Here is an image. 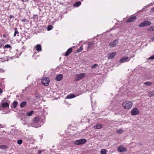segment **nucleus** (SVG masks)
<instances>
[{"mask_svg": "<svg viewBox=\"0 0 154 154\" xmlns=\"http://www.w3.org/2000/svg\"><path fill=\"white\" fill-rule=\"evenodd\" d=\"M123 106L125 109H130L132 106V102L130 101H126L122 103Z\"/></svg>", "mask_w": 154, "mask_h": 154, "instance_id": "f257e3e1", "label": "nucleus"}, {"mask_svg": "<svg viewBox=\"0 0 154 154\" xmlns=\"http://www.w3.org/2000/svg\"><path fill=\"white\" fill-rule=\"evenodd\" d=\"M39 120V118L38 117H36L34 119L33 122L31 124V126L35 128H37L39 126V124H38Z\"/></svg>", "mask_w": 154, "mask_h": 154, "instance_id": "f03ea898", "label": "nucleus"}, {"mask_svg": "<svg viewBox=\"0 0 154 154\" xmlns=\"http://www.w3.org/2000/svg\"><path fill=\"white\" fill-rule=\"evenodd\" d=\"M87 142V140L85 139H82L75 141L74 144L76 145H80L85 144Z\"/></svg>", "mask_w": 154, "mask_h": 154, "instance_id": "7ed1b4c3", "label": "nucleus"}, {"mask_svg": "<svg viewBox=\"0 0 154 154\" xmlns=\"http://www.w3.org/2000/svg\"><path fill=\"white\" fill-rule=\"evenodd\" d=\"M42 83L46 86H48L50 82V80L48 77H44L42 79Z\"/></svg>", "mask_w": 154, "mask_h": 154, "instance_id": "20e7f679", "label": "nucleus"}, {"mask_svg": "<svg viewBox=\"0 0 154 154\" xmlns=\"http://www.w3.org/2000/svg\"><path fill=\"white\" fill-rule=\"evenodd\" d=\"M151 23L149 21L145 20L144 22L140 23L138 26L139 27H143L146 26H150Z\"/></svg>", "mask_w": 154, "mask_h": 154, "instance_id": "39448f33", "label": "nucleus"}, {"mask_svg": "<svg viewBox=\"0 0 154 154\" xmlns=\"http://www.w3.org/2000/svg\"><path fill=\"white\" fill-rule=\"evenodd\" d=\"M85 75H86L84 73L76 75L75 77V81L79 80L85 77Z\"/></svg>", "mask_w": 154, "mask_h": 154, "instance_id": "423d86ee", "label": "nucleus"}, {"mask_svg": "<svg viewBox=\"0 0 154 154\" xmlns=\"http://www.w3.org/2000/svg\"><path fill=\"white\" fill-rule=\"evenodd\" d=\"M131 114L133 116L138 115L139 114V112L137 108L136 107L133 108L131 110Z\"/></svg>", "mask_w": 154, "mask_h": 154, "instance_id": "0eeeda50", "label": "nucleus"}, {"mask_svg": "<svg viewBox=\"0 0 154 154\" xmlns=\"http://www.w3.org/2000/svg\"><path fill=\"white\" fill-rule=\"evenodd\" d=\"M130 59H129V57H123L120 60L119 62L121 63H123L128 61Z\"/></svg>", "mask_w": 154, "mask_h": 154, "instance_id": "6e6552de", "label": "nucleus"}, {"mask_svg": "<svg viewBox=\"0 0 154 154\" xmlns=\"http://www.w3.org/2000/svg\"><path fill=\"white\" fill-rule=\"evenodd\" d=\"M118 40L117 39H116L113 41L111 42L109 44V45L111 47H114L116 44L118 43Z\"/></svg>", "mask_w": 154, "mask_h": 154, "instance_id": "1a4fd4ad", "label": "nucleus"}, {"mask_svg": "<svg viewBox=\"0 0 154 154\" xmlns=\"http://www.w3.org/2000/svg\"><path fill=\"white\" fill-rule=\"evenodd\" d=\"M118 151L120 152H125L127 151V149L125 147L119 146L118 148Z\"/></svg>", "mask_w": 154, "mask_h": 154, "instance_id": "9d476101", "label": "nucleus"}, {"mask_svg": "<svg viewBox=\"0 0 154 154\" xmlns=\"http://www.w3.org/2000/svg\"><path fill=\"white\" fill-rule=\"evenodd\" d=\"M116 54V52H114L111 53H110L108 54V58L109 59H111L113 58Z\"/></svg>", "mask_w": 154, "mask_h": 154, "instance_id": "9b49d317", "label": "nucleus"}, {"mask_svg": "<svg viewBox=\"0 0 154 154\" xmlns=\"http://www.w3.org/2000/svg\"><path fill=\"white\" fill-rule=\"evenodd\" d=\"M63 75L61 74H59L57 75L55 79L57 81H60L63 78Z\"/></svg>", "mask_w": 154, "mask_h": 154, "instance_id": "f8f14e48", "label": "nucleus"}, {"mask_svg": "<svg viewBox=\"0 0 154 154\" xmlns=\"http://www.w3.org/2000/svg\"><path fill=\"white\" fill-rule=\"evenodd\" d=\"M72 51V48H69L66 51V52L65 54V56H68L69 54L71 53Z\"/></svg>", "mask_w": 154, "mask_h": 154, "instance_id": "ddd939ff", "label": "nucleus"}, {"mask_svg": "<svg viewBox=\"0 0 154 154\" xmlns=\"http://www.w3.org/2000/svg\"><path fill=\"white\" fill-rule=\"evenodd\" d=\"M136 18L137 17L135 16H133L131 17L127 21V22L129 23L132 22L134 21L135 20Z\"/></svg>", "mask_w": 154, "mask_h": 154, "instance_id": "4468645a", "label": "nucleus"}, {"mask_svg": "<svg viewBox=\"0 0 154 154\" xmlns=\"http://www.w3.org/2000/svg\"><path fill=\"white\" fill-rule=\"evenodd\" d=\"M1 104L2 107L3 108L8 107L9 106V104L7 102L2 103Z\"/></svg>", "mask_w": 154, "mask_h": 154, "instance_id": "2eb2a0df", "label": "nucleus"}, {"mask_svg": "<svg viewBox=\"0 0 154 154\" xmlns=\"http://www.w3.org/2000/svg\"><path fill=\"white\" fill-rule=\"evenodd\" d=\"M35 48L36 50L38 51H42V47L40 45L38 44L36 45Z\"/></svg>", "mask_w": 154, "mask_h": 154, "instance_id": "dca6fc26", "label": "nucleus"}, {"mask_svg": "<svg viewBox=\"0 0 154 154\" xmlns=\"http://www.w3.org/2000/svg\"><path fill=\"white\" fill-rule=\"evenodd\" d=\"M75 95L74 94H70L68 95L66 97V99H71L75 97Z\"/></svg>", "mask_w": 154, "mask_h": 154, "instance_id": "f3484780", "label": "nucleus"}, {"mask_svg": "<svg viewBox=\"0 0 154 154\" xmlns=\"http://www.w3.org/2000/svg\"><path fill=\"white\" fill-rule=\"evenodd\" d=\"M81 2L80 1H78L75 3L73 5L74 7H77L81 5Z\"/></svg>", "mask_w": 154, "mask_h": 154, "instance_id": "a211bd4d", "label": "nucleus"}, {"mask_svg": "<svg viewBox=\"0 0 154 154\" xmlns=\"http://www.w3.org/2000/svg\"><path fill=\"white\" fill-rule=\"evenodd\" d=\"M14 29L15 30L14 33V36L15 37L17 35V36H19V32H18L17 28H14Z\"/></svg>", "mask_w": 154, "mask_h": 154, "instance_id": "6ab92c4d", "label": "nucleus"}, {"mask_svg": "<svg viewBox=\"0 0 154 154\" xmlns=\"http://www.w3.org/2000/svg\"><path fill=\"white\" fill-rule=\"evenodd\" d=\"M102 125L100 124H97L94 126V128L95 129H99L102 128Z\"/></svg>", "mask_w": 154, "mask_h": 154, "instance_id": "aec40b11", "label": "nucleus"}, {"mask_svg": "<svg viewBox=\"0 0 154 154\" xmlns=\"http://www.w3.org/2000/svg\"><path fill=\"white\" fill-rule=\"evenodd\" d=\"M26 101H23L20 104V107L21 108H23L26 106Z\"/></svg>", "mask_w": 154, "mask_h": 154, "instance_id": "412c9836", "label": "nucleus"}, {"mask_svg": "<svg viewBox=\"0 0 154 154\" xmlns=\"http://www.w3.org/2000/svg\"><path fill=\"white\" fill-rule=\"evenodd\" d=\"M8 146L6 145H0V149H6L8 148Z\"/></svg>", "mask_w": 154, "mask_h": 154, "instance_id": "4be33fe9", "label": "nucleus"}, {"mask_svg": "<svg viewBox=\"0 0 154 154\" xmlns=\"http://www.w3.org/2000/svg\"><path fill=\"white\" fill-rule=\"evenodd\" d=\"M148 96L150 97H151L152 96H154V92L153 91L149 92L148 93Z\"/></svg>", "mask_w": 154, "mask_h": 154, "instance_id": "5701e85b", "label": "nucleus"}, {"mask_svg": "<svg viewBox=\"0 0 154 154\" xmlns=\"http://www.w3.org/2000/svg\"><path fill=\"white\" fill-rule=\"evenodd\" d=\"M18 102L17 101H15L13 102V106L14 108H16L17 105L18 104Z\"/></svg>", "mask_w": 154, "mask_h": 154, "instance_id": "b1692460", "label": "nucleus"}, {"mask_svg": "<svg viewBox=\"0 0 154 154\" xmlns=\"http://www.w3.org/2000/svg\"><path fill=\"white\" fill-rule=\"evenodd\" d=\"M144 84L146 86H150L152 84V83L148 81L144 82Z\"/></svg>", "mask_w": 154, "mask_h": 154, "instance_id": "393cba45", "label": "nucleus"}, {"mask_svg": "<svg viewBox=\"0 0 154 154\" xmlns=\"http://www.w3.org/2000/svg\"><path fill=\"white\" fill-rule=\"evenodd\" d=\"M34 112L32 110L29 112H27L26 114L28 116H30L32 115Z\"/></svg>", "mask_w": 154, "mask_h": 154, "instance_id": "a878e982", "label": "nucleus"}, {"mask_svg": "<svg viewBox=\"0 0 154 154\" xmlns=\"http://www.w3.org/2000/svg\"><path fill=\"white\" fill-rule=\"evenodd\" d=\"M100 154H106V152L105 149H102L100 151Z\"/></svg>", "mask_w": 154, "mask_h": 154, "instance_id": "bb28decb", "label": "nucleus"}, {"mask_svg": "<svg viewBox=\"0 0 154 154\" xmlns=\"http://www.w3.org/2000/svg\"><path fill=\"white\" fill-rule=\"evenodd\" d=\"M93 46H94L93 43H90L88 44V48H92Z\"/></svg>", "mask_w": 154, "mask_h": 154, "instance_id": "cd10ccee", "label": "nucleus"}, {"mask_svg": "<svg viewBox=\"0 0 154 154\" xmlns=\"http://www.w3.org/2000/svg\"><path fill=\"white\" fill-rule=\"evenodd\" d=\"M4 48H9L10 49H11L12 48L10 46V45L9 44H7L5 45L4 47Z\"/></svg>", "mask_w": 154, "mask_h": 154, "instance_id": "c85d7f7f", "label": "nucleus"}, {"mask_svg": "<svg viewBox=\"0 0 154 154\" xmlns=\"http://www.w3.org/2000/svg\"><path fill=\"white\" fill-rule=\"evenodd\" d=\"M35 97L37 98L38 99H39L41 97V95L39 94V93H37L35 94Z\"/></svg>", "mask_w": 154, "mask_h": 154, "instance_id": "c756f323", "label": "nucleus"}, {"mask_svg": "<svg viewBox=\"0 0 154 154\" xmlns=\"http://www.w3.org/2000/svg\"><path fill=\"white\" fill-rule=\"evenodd\" d=\"M83 48L81 46L80 47L79 49L76 50V52L77 53L80 52L83 50Z\"/></svg>", "mask_w": 154, "mask_h": 154, "instance_id": "7c9ffc66", "label": "nucleus"}, {"mask_svg": "<svg viewBox=\"0 0 154 154\" xmlns=\"http://www.w3.org/2000/svg\"><path fill=\"white\" fill-rule=\"evenodd\" d=\"M147 31H154V26H151V27L149 28H148L147 29Z\"/></svg>", "mask_w": 154, "mask_h": 154, "instance_id": "2f4dec72", "label": "nucleus"}, {"mask_svg": "<svg viewBox=\"0 0 154 154\" xmlns=\"http://www.w3.org/2000/svg\"><path fill=\"white\" fill-rule=\"evenodd\" d=\"M11 131L12 132L13 131H14V134H17V129H11Z\"/></svg>", "mask_w": 154, "mask_h": 154, "instance_id": "473e14b6", "label": "nucleus"}, {"mask_svg": "<svg viewBox=\"0 0 154 154\" xmlns=\"http://www.w3.org/2000/svg\"><path fill=\"white\" fill-rule=\"evenodd\" d=\"M123 132V131L121 129L118 130L116 131V132L119 134H121Z\"/></svg>", "mask_w": 154, "mask_h": 154, "instance_id": "72a5a7b5", "label": "nucleus"}, {"mask_svg": "<svg viewBox=\"0 0 154 154\" xmlns=\"http://www.w3.org/2000/svg\"><path fill=\"white\" fill-rule=\"evenodd\" d=\"M33 18L34 20H37L38 18V16L37 15H34Z\"/></svg>", "mask_w": 154, "mask_h": 154, "instance_id": "f704fd0d", "label": "nucleus"}, {"mask_svg": "<svg viewBox=\"0 0 154 154\" xmlns=\"http://www.w3.org/2000/svg\"><path fill=\"white\" fill-rule=\"evenodd\" d=\"M53 26L52 25H50L48 26L47 28V30L49 31L51 30L53 28Z\"/></svg>", "mask_w": 154, "mask_h": 154, "instance_id": "c9c22d12", "label": "nucleus"}, {"mask_svg": "<svg viewBox=\"0 0 154 154\" xmlns=\"http://www.w3.org/2000/svg\"><path fill=\"white\" fill-rule=\"evenodd\" d=\"M23 141L22 140H18L17 141V143L19 144L20 145L22 143Z\"/></svg>", "mask_w": 154, "mask_h": 154, "instance_id": "e433bc0d", "label": "nucleus"}, {"mask_svg": "<svg viewBox=\"0 0 154 154\" xmlns=\"http://www.w3.org/2000/svg\"><path fill=\"white\" fill-rule=\"evenodd\" d=\"M154 59V54L151 56L149 57L148 59V60H153Z\"/></svg>", "mask_w": 154, "mask_h": 154, "instance_id": "4c0bfd02", "label": "nucleus"}, {"mask_svg": "<svg viewBox=\"0 0 154 154\" xmlns=\"http://www.w3.org/2000/svg\"><path fill=\"white\" fill-rule=\"evenodd\" d=\"M98 66V64H94L93 65L91 66V68H95L97 66Z\"/></svg>", "mask_w": 154, "mask_h": 154, "instance_id": "58836bf2", "label": "nucleus"}, {"mask_svg": "<svg viewBox=\"0 0 154 154\" xmlns=\"http://www.w3.org/2000/svg\"><path fill=\"white\" fill-rule=\"evenodd\" d=\"M22 22H26L27 21V20L26 19H24L22 20Z\"/></svg>", "mask_w": 154, "mask_h": 154, "instance_id": "ea45409f", "label": "nucleus"}, {"mask_svg": "<svg viewBox=\"0 0 154 154\" xmlns=\"http://www.w3.org/2000/svg\"><path fill=\"white\" fill-rule=\"evenodd\" d=\"M150 11L152 12L154 11V7H153L151 8L150 10Z\"/></svg>", "mask_w": 154, "mask_h": 154, "instance_id": "a19ab883", "label": "nucleus"}, {"mask_svg": "<svg viewBox=\"0 0 154 154\" xmlns=\"http://www.w3.org/2000/svg\"><path fill=\"white\" fill-rule=\"evenodd\" d=\"M153 5V3H150V4H149L148 5L146 6V7L150 6V5Z\"/></svg>", "mask_w": 154, "mask_h": 154, "instance_id": "79ce46f5", "label": "nucleus"}, {"mask_svg": "<svg viewBox=\"0 0 154 154\" xmlns=\"http://www.w3.org/2000/svg\"><path fill=\"white\" fill-rule=\"evenodd\" d=\"M3 37L5 38L7 37V35L6 34H4L3 35Z\"/></svg>", "mask_w": 154, "mask_h": 154, "instance_id": "37998d69", "label": "nucleus"}, {"mask_svg": "<svg viewBox=\"0 0 154 154\" xmlns=\"http://www.w3.org/2000/svg\"><path fill=\"white\" fill-rule=\"evenodd\" d=\"M3 92L2 90L0 88V94H1Z\"/></svg>", "mask_w": 154, "mask_h": 154, "instance_id": "c03bdc74", "label": "nucleus"}, {"mask_svg": "<svg viewBox=\"0 0 154 154\" xmlns=\"http://www.w3.org/2000/svg\"><path fill=\"white\" fill-rule=\"evenodd\" d=\"M38 154H41V150H39L38 152Z\"/></svg>", "mask_w": 154, "mask_h": 154, "instance_id": "a18cd8bd", "label": "nucleus"}, {"mask_svg": "<svg viewBox=\"0 0 154 154\" xmlns=\"http://www.w3.org/2000/svg\"><path fill=\"white\" fill-rule=\"evenodd\" d=\"M14 17L13 15H10L9 16V17L10 18H12Z\"/></svg>", "mask_w": 154, "mask_h": 154, "instance_id": "49530a36", "label": "nucleus"}, {"mask_svg": "<svg viewBox=\"0 0 154 154\" xmlns=\"http://www.w3.org/2000/svg\"><path fill=\"white\" fill-rule=\"evenodd\" d=\"M25 2H27L29 1V0H25Z\"/></svg>", "mask_w": 154, "mask_h": 154, "instance_id": "de8ad7c7", "label": "nucleus"}, {"mask_svg": "<svg viewBox=\"0 0 154 154\" xmlns=\"http://www.w3.org/2000/svg\"><path fill=\"white\" fill-rule=\"evenodd\" d=\"M2 47V45L1 44H0V48H1Z\"/></svg>", "mask_w": 154, "mask_h": 154, "instance_id": "09e8293b", "label": "nucleus"}, {"mask_svg": "<svg viewBox=\"0 0 154 154\" xmlns=\"http://www.w3.org/2000/svg\"><path fill=\"white\" fill-rule=\"evenodd\" d=\"M24 125H25L26 124V122H24V123H23Z\"/></svg>", "mask_w": 154, "mask_h": 154, "instance_id": "8fccbe9b", "label": "nucleus"}, {"mask_svg": "<svg viewBox=\"0 0 154 154\" xmlns=\"http://www.w3.org/2000/svg\"><path fill=\"white\" fill-rule=\"evenodd\" d=\"M21 0L22 2H23L24 1V0Z\"/></svg>", "mask_w": 154, "mask_h": 154, "instance_id": "3c124183", "label": "nucleus"}, {"mask_svg": "<svg viewBox=\"0 0 154 154\" xmlns=\"http://www.w3.org/2000/svg\"><path fill=\"white\" fill-rule=\"evenodd\" d=\"M2 125L1 124H0V127H1Z\"/></svg>", "mask_w": 154, "mask_h": 154, "instance_id": "603ef678", "label": "nucleus"}, {"mask_svg": "<svg viewBox=\"0 0 154 154\" xmlns=\"http://www.w3.org/2000/svg\"><path fill=\"white\" fill-rule=\"evenodd\" d=\"M153 38L154 39V35L153 36Z\"/></svg>", "mask_w": 154, "mask_h": 154, "instance_id": "864d4df0", "label": "nucleus"}, {"mask_svg": "<svg viewBox=\"0 0 154 154\" xmlns=\"http://www.w3.org/2000/svg\"><path fill=\"white\" fill-rule=\"evenodd\" d=\"M1 85V83L0 82V86Z\"/></svg>", "mask_w": 154, "mask_h": 154, "instance_id": "5fc2aeb1", "label": "nucleus"}, {"mask_svg": "<svg viewBox=\"0 0 154 154\" xmlns=\"http://www.w3.org/2000/svg\"><path fill=\"white\" fill-rule=\"evenodd\" d=\"M61 57H60V59H61Z\"/></svg>", "mask_w": 154, "mask_h": 154, "instance_id": "6e6d98bb", "label": "nucleus"}]
</instances>
